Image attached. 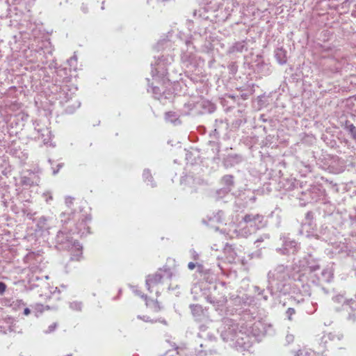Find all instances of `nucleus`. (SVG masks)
Listing matches in <instances>:
<instances>
[{
  "label": "nucleus",
  "instance_id": "20",
  "mask_svg": "<svg viewBox=\"0 0 356 356\" xmlns=\"http://www.w3.org/2000/svg\"><path fill=\"white\" fill-rule=\"evenodd\" d=\"M90 218L85 217L81 221L76 224V229L78 234L81 235L89 233V227L87 225V221H90Z\"/></svg>",
  "mask_w": 356,
  "mask_h": 356
},
{
  "label": "nucleus",
  "instance_id": "41",
  "mask_svg": "<svg viewBox=\"0 0 356 356\" xmlns=\"http://www.w3.org/2000/svg\"><path fill=\"white\" fill-rule=\"evenodd\" d=\"M6 290V284L3 282H0V296H2Z\"/></svg>",
  "mask_w": 356,
  "mask_h": 356
},
{
  "label": "nucleus",
  "instance_id": "8",
  "mask_svg": "<svg viewBox=\"0 0 356 356\" xmlns=\"http://www.w3.org/2000/svg\"><path fill=\"white\" fill-rule=\"evenodd\" d=\"M172 277V273L169 268L163 267L159 268L155 273L147 276L145 281L146 286L151 291L150 288L161 283L163 278L171 279Z\"/></svg>",
  "mask_w": 356,
  "mask_h": 356
},
{
  "label": "nucleus",
  "instance_id": "50",
  "mask_svg": "<svg viewBox=\"0 0 356 356\" xmlns=\"http://www.w3.org/2000/svg\"><path fill=\"white\" fill-rule=\"evenodd\" d=\"M46 220H47V219H46V218H44V217H42V218H40V224L42 225V227H44V222H45Z\"/></svg>",
  "mask_w": 356,
  "mask_h": 356
},
{
  "label": "nucleus",
  "instance_id": "14",
  "mask_svg": "<svg viewBox=\"0 0 356 356\" xmlns=\"http://www.w3.org/2000/svg\"><path fill=\"white\" fill-rule=\"evenodd\" d=\"M332 252L343 258L351 256L353 250L347 243L340 242L332 245Z\"/></svg>",
  "mask_w": 356,
  "mask_h": 356
},
{
  "label": "nucleus",
  "instance_id": "31",
  "mask_svg": "<svg viewBox=\"0 0 356 356\" xmlns=\"http://www.w3.org/2000/svg\"><path fill=\"white\" fill-rule=\"evenodd\" d=\"M312 354H313V351L311 349H308L307 348H303L301 349H299L296 356H309Z\"/></svg>",
  "mask_w": 356,
  "mask_h": 356
},
{
  "label": "nucleus",
  "instance_id": "16",
  "mask_svg": "<svg viewBox=\"0 0 356 356\" xmlns=\"http://www.w3.org/2000/svg\"><path fill=\"white\" fill-rule=\"evenodd\" d=\"M73 94L74 92L69 89V87L65 85L60 88V92L58 98L60 99V102L63 104L64 102H67L72 99Z\"/></svg>",
  "mask_w": 356,
  "mask_h": 356
},
{
  "label": "nucleus",
  "instance_id": "43",
  "mask_svg": "<svg viewBox=\"0 0 356 356\" xmlns=\"http://www.w3.org/2000/svg\"><path fill=\"white\" fill-rule=\"evenodd\" d=\"M72 202H73V198L72 197H66V199H65V204L67 205V207L68 208L70 207L71 204H72Z\"/></svg>",
  "mask_w": 356,
  "mask_h": 356
},
{
  "label": "nucleus",
  "instance_id": "3",
  "mask_svg": "<svg viewBox=\"0 0 356 356\" xmlns=\"http://www.w3.org/2000/svg\"><path fill=\"white\" fill-rule=\"evenodd\" d=\"M202 36L200 33L194 32L193 35L184 40V47H181V63L189 72H199V68L204 64V60L195 54L196 46Z\"/></svg>",
  "mask_w": 356,
  "mask_h": 356
},
{
  "label": "nucleus",
  "instance_id": "33",
  "mask_svg": "<svg viewBox=\"0 0 356 356\" xmlns=\"http://www.w3.org/2000/svg\"><path fill=\"white\" fill-rule=\"evenodd\" d=\"M311 305H312L311 307L309 306L305 308L306 312L309 314H314L317 309V302H314L313 301H312Z\"/></svg>",
  "mask_w": 356,
  "mask_h": 356
},
{
  "label": "nucleus",
  "instance_id": "58",
  "mask_svg": "<svg viewBox=\"0 0 356 356\" xmlns=\"http://www.w3.org/2000/svg\"><path fill=\"white\" fill-rule=\"evenodd\" d=\"M301 301H304V299L297 300L298 303H300Z\"/></svg>",
  "mask_w": 356,
  "mask_h": 356
},
{
  "label": "nucleus",
  "instance_id": "52",
  "mask_svg": "<svg viewBox=\"0 0 356 356\" xmlns=\"http://www.w3.org/2000/svg\"><path fill=\"white\" fill-rule=\"evenodd\" d=\"M225 282H220V283H219V286H216L215 287V289H218V288H220V287L223 288V287L225 286Z\"/></svg>",
  "mask_w": 356,
  "mask_h": 356
},
{
  "label": "nucleus",
  "instance_id": "12",
  "mask_svg": "<svg viewBox=\"0 0 356 356\" xmlns=\"http://www.w3.org/2000/svg\"><path fill=\"white\" fill-rule=\"evenodd\" d=\"M34 130L38 134V138L42 140L44 144H48L51 138V131L44 125H42L38 121L33 122Z\"/></svg>",
  "mask_w": 356,
  "mask_h": 356
},
{
  "label": "nucleus",
  "instance_id": "18",
  "mask_svg": "<svg viewBox=\"0 0 356 356\" xmlns=\"http://www.w3.org/2000/svg\"><path fill=\"white\" fill-rule=\"evenodd\" d=\"M345 311L348 313V319L355 321L356 318V294L355 300L350 299L345 304Z\"/></svg>",
  "mask_w": 356,
  "mask_h": 356
},
{
  "label": "nucleus",
  "instance_id": "51",
  "mask_svg": "<svg viewBox=\"0 0 356 356\" xmlns=\"http://www.w3.org/2000/svg\"><path fill=\"white\" fill-rule=\"evenodd\" d=\"M31 313V310L29 308H25L24 309L23 314L26 316L29 315Z\"/></svg>",
  "mask_w": 356,
  "mask_h": 356
},
{
  "label": "nucleus",
  "instance_id": "6",
  "mask_svg": "<svg viewBox=\"0 0 356 356\" xmlns=\"http://www.w3.org/2000/svg\"><path fill=\"white\" fill-rule=\"evenodd\" d=\"M172 61L173 58L170 56L154 58V62L151 63L153 79L161 85L166 84L169 81L167 77L168 67Z\"/></svg>",
  "mask_w": 356,
  "mask_h": 356
},
{
  "label": "nucleus",
  "instance_id": "54",
  "mask_svg": "<svg viewBox=\"0 0 356 356\" xmlns=\"http://www.w3.org/2000/svg\"><path fill=\"white\" fill-rule=\"evenodd\" d=\"M175 351H176V354H177V355H179V354H181V353L178 350V348H176L175 349Z\"/></svg>",
  "mask_w": 356,
  "mask_h": 356
},
{
  "label": "nucleus",
  "instance_id": "22",
  "mask_svg": "<svg viewBox=\"0 0 356 356\" xmlns=\"http://www.w3.org/2000/svg\"><path fill=\"white\" fill-rule=\"evenodd\" d=\"M165 120L167 122L178 125L181 124L179 115L174 111H168L165 113Z\"/></svg>",
  "mask_w": 356,
  "mask_h": 356
},
{
  "label": "nucleus",
  "instance_id": "10",
  "mask_svg": "<svg viewBox=\"0 0 356 356\" xmlns=\"http://www.w3.org/2000/svg\"><path fill=\"white\" fill-rule=\"evenodd\" d=\"M206 105L209 106V112H212L213 111L214 106L209 102L204 100H202L201 102L190 100L184 104L182 112L184 115L199 114L201 113L200 108H205Z\"/></svg>",
  "mask_w": 356,
  "mask_h": 356
},
{
  "label": "nucleus",
  "instance_id": "56",
  "mask_svg": "<svg viewBox=\"0 0 356 356\" xmlns=\"http://www.w3.org/2000/svg\"><path fill=\"white\" fill-rule=\"evenodd\" d=\"M191 307L193 309V308L198 307V306L197 305H191Z\"/></svg>",
  "mask_w": 356,
  "mask_h": 356
},
{
  "label": "nucleus",
  "instance_id": "47",
  "mask_svg": "<svg viewBox=\"0 0 356 356\" xmlns=\"http://www.w3.org/2000/svg\"><path fill=\"white\" fill-rule=\"evenodd\" d=\"M63 167V163H58L57 165V169L56 170H53V174L54 175H56L58 172L59 170Z\"/></svg>",
  "mask_w": 356,
  "mask_h": 356
},
{
  "label": "nucleus",
  "instance_id": "27",
  "mask_svg": "<svg viewBox=\"0 0 356 356\" xmlns=\"http://www.w3.org/2000/svg\"><path fill=\"white\" fill-rule=\"evenodd\" d=\"M74 212H70L68 211H63L60 214V221L61 222L65 225L68 223V222L74 218Z\"/></svg>",
  "mask_w": 356,
  "mask_h": 356
},
{
  "label": "nucleus",
  "instance_id": "23",
  "mask_svg": "<svg viewBox=\"0 0 356 356\" xmlns=\"http://www.w3.org/2000/svg\"><path fill=\"white\" fill-rule=\"evenodd\" d=\"M275 56L280 65L286 63V51L282 48H277L275 52Z\"/></svg>",
  "mask_w": 356,
  "mask_h": 356
},
{
  "label": "nucleus",
  "instance_id": "26",
  "mask_svg": "<svg viewBox=\"0 0 356 356\" xmlns=\"http://www.w3.org/2000/svg\"><path fill=\"white\" fill-rule=\"evenodd\" d=\"M231 191H229V188L223 187L219 190H217L213 195V197L216 200H219L225 197L227 194H228Z\"/></svg>",
  "mask_w": 356,
  "mask_h": 356
},
{
  "label": "nucleus",
  "instance_id": "7",
  "mask_svg": "<svg viewBox=\"0 0 356 356\" xmlns=\"http://www.w3.org/2000/svg\"><path fill=\"white\" fill-rule=\"evenodd\" d=\"M323 195V191L318 186H311L309 188L302 191L298 197L301 206L318 202Z\"/></svg>",
  "mask_w": 356,
  "mask_h": 356
},
{
  "label": "nucleus",
  "instance_id": "28",
  "mask_svg": "<svg viewBox=\"0 0 356 356\" xmlns=\"http://www.w3.org/2000/svg\"><path fill=\"white\" fill-rule=\"evenodd\" d=\"M222 182L225 185V188H229V191H232L234 186V177L230 175H225L222 178Z\"/></svg>",
  "mask_w": 356,
  "mask_h": 356
},
{
  "label": "nucleus",
  "instance_id": "44",
  "mask_svg": "<svg viewBox=\"0 0 356 356\" xmlns=\"http://www.w3.org/2000/svg\"><path fill=\"white\" fill-rule=\"evenodd\" d=\"M76 56H73L72 57H71L69 60H68V63H69V65L70 67H72L73 66V64L74 62L76 61Z\"/></svg>",
  "mask_w": 356,
  "mask_h": 356
},
{
  "label": "nucleus",
  "instance_id": "39",
  "mask_svg": "<svg viewBox=\"0 0 356 356\" xmlns=\"http://www.w3.org/2000/svg\"><path fill=\"white\" fill-rule=\"evenodd\" d=\"M133 292L136 293L137 296H140L141 298L146 299L147 296H145L144 294H142V293L137 289L136 286H132Z\"/></svg>",
  "mask_w": 356,
  "mask_h": 356
},
{
  "label": "nucleus",
  "instance_id": "19",
  "mask_svg": "<svg viewBox=\"0 0 356 356\" xmlns=\"http://www.w3.org/2000/svg\"><path fill=\"white\" fill-rule=\"evenodd\" d=\"M207 300L218 307L222 306L227 302V298L225 295L216 296L215 294L211 293L207 297Z\"/></svg>",
  "mask_w": 356,
  "mask_h": 356
},
{
  "label": "nucleus",
  "instance_id": "1",
  "mask_svg": "<svg viewBox=\"0 0 356 356\" xmlns=\"http://www.w3.org/2000/svg\"><path fill=\"white\" fill-rule=\"evenodd\" d=\"M260 325V322L248 326L243 323H236L233 319L226 318L223 319L219 330L223 341H235L236 347L245 350L250 346L251 338H257L262 333L259 330Z\"/></svg>",
  "mask_w": 356,
  "mask_h": 356
},
{
  "label": "nucleus",
  "instance_id": "60",
  "mask_svg": "<svg viewBox=\"0 0 356 356\" xmlns=\"http://www.w3.org/2000/svg\"><path fill=\"white\" fill-rule=\"evenodd\" d=\"M209 354H210V355H212V354H216V352H213V353L210 352V353H209Z\"/></svg>",
  "mask_w": 356,
  "mask_h": 356
},
{
  "label": "nucleus",
  "instance_id": "4",
  "mask_svg": "<svg viewBox=\"0 0 356 356\" xmlns=\"http://www.w3.org/2000/svg\"><path fill=\"white\" fill-rule=\"evenodd\" d=\"M55 241L58 249L72 252L71 260L79 261L81 257L82 246L79 242L72 241L70 232L64 229L58 231Z\"/></svg>",
  "mask_w": 356,
  "mask_h": 356
},
{
  "label": "nucleus",
  "instance_id": "61",
  "mask_svg": "<svg viewBox=\"0 0 356 356\" xmlns=\"http://www.w3.org/2000/svg\"><path fill=\"white\" fill-rule=\"evenodd\" d=\"M261 241V239H257L256 242Z\"/></svg>",
  "mask_w": 356,
  "mask_h": 356
},
{
  "label": "nucleus",
  "instance_id": "46",
  "mask_svg": "<svg viewBox=\"0 0 356 356\" xmlns=\"http://www.w3.org/2000/svg\"><path fill=\"white\" fill-rule=\"evenodd\" d=\"M293 340H294V337L293 334H287L286 336V341H287L288 343H291L292 341H293Z\"/></svg>",
  "mask_w": 356,
  "mask_h": 356
},
{
  "label": "nucleus",
  "instance_id": "32",
  "mask_svg": "<svg viewBox=\"0 0 356 356\" xmlns=\"http://www.w3.org/2000/svg\"><path fill=\"white\" fill-rule=\"evenodd\" d=\"M241 161V156L238 155L229 156L226 160V163H229L230 164L238 163Z\"/></svg>",
  "mask_w": 356,
  "mask_h": 356
},
{
  "label": "nucleus",
  "instance_id": "17",
  "mask_svg": "<svg viewBox=\"0 0 356 356\" xmlns=\"http://www.w3.org/2000/svg\"><path fill=\"white\" fill-rule=\"evenodd\" d=\"M39 182L40 177L34 172H31L28 176H24L22 177V184L26 186L38 185Z\"/></svg>",
  "mask_w": 356,
  "mask_h": 356
},
{
  "label": "nucleus",
  "instance_id": "2",
  "mask_svg": "<svg viewBox=\"0 0 356 356\" xmlns=\"http://www.w3.org/2000/svg\"><path fill=\"white\" fill-rule=\"evenodd\" d=\"M319 268L320 266L317 264H308L304 272L298 273L293 275V280L296 282L295 286L303 296L310 297L312 293L310 283L317 285L320 282H330L332 280L333 271L330 268H326L321 271V275L318 277V282L312 280L313 273Z\"/></svg>",
  "mask_w": 356,
  "mask_h": 356
},
{
  "label": "nucleus",
  "instance_id": "37",
  "mask_svg": "<svg viewBox=\"0 0 356 356\" xmlns=\"http://www.w3.org/2000/svg\"><path fill=\"white\" fill-rule=\"evenodd\" d=\"M152 91L155 95L156 98H158V99L160 97V96L162 93V91L160 89V88L156 86L152 87Z\"/></svg>",
  "mask_w": 356,
  "mask_h": 356
},
{
  "label": "nucleus",
  "instance_id": "35",
  "mask_svg": "<svg viewBox=\"0 0 356 356\" xmlns=\"http://www.w3.org/2000/svg\"><path fill=\"white\" fill-rule=\"evenodd\" d=\"M24 305L25 303L22 300H14L11 304V307L15 309H19Z\"/></svg>",
  "mask_w": 356,
  "mask_h": 356
},
{
  "label": "nucleus",
  "instance_id": "11",
  "mask_svg": "<svg viewBox=\"0 0 356 356\" xmlns=\"http://www.w3.org/2000/svg\"><path fill=\"white\" fill-rule=\"evenodd\" d=\"M264 219V217L259 214H246L243 217L244 222L253 228L254 232L265 226Z\"/></svg>",
  "mask_w": 356,
  "mask_h": 356
},
{
  "label": "nucleus",
  "instance_id": "34",
  "mask_svg": "<svg viewBox=\"0 0 356 356\" xmlns=\"http://www.w3.org/2000/svg\"><path fill=\"white\" fill-rule=\"evenodd\" d=\"M8 323L9 324L8 325V327H3V330H1V332H3L5 334H6L8 332H13L14 330L13 325V319L11 318H9Z\"/></svg>",
  "mask_w": 356,
  "mask_h": 356
},
{
  "label": "nucleus",
  "instance_id": "30",
  "mask_svg": "<svg viewBox=\"0 0 356 356\" xmlns=\"http://www.w3.org/2000/svg\"><path fill=\"white\" fill-rule=\"evenodd\" d=\"M257 68L258 70H261V73H262L263 75H268L270 72L269 66L264 63L258 64Z\"/></svg>",
  "mask_w": 356,
  "mask_h": 356
},
{
  "label": "nucleus",
  "instance_id": "25",
  "mask_svg": "<svg viewBox=\"0 0 356 356\" xmlns=\"http://www.w3.org/2000/svg\"><path fill=\"white\" fill-rule=\"evenodd\" d=\"M332 301L339 305H341L342 309H345V304L348 302V299L344 296L343 294H337L332 296Z\"/></svg>",
  "mask_w": 356,
  "mask_h": 356
},
{
  "label": "nucleus",
  "instance_id": "9",
  "mask_svg": "<svg viewBox=\"0 0 356 356\" xmlns=\"http://www.w3.org/2000/svg\"><path fill=\"white\" fill-rule=\"evenodd\" d=\"M207 5H211V8L220 10L225 12L226 17H228L238 4L235 0H204Z\"/></svg>",
  "mask_w": 356,
  "mask_h": 356
},
{
  "label": "nucleus",
  "instance_id": "42",
  "mask_svg": "<svg viewBox=\"0 0 356 356\" xmlns=\"http://www.w3.org/2000/svg\"><path fill=\"white\" fill-rule=\"evenodd\" d=\"M138 318L139 319H141L143 320V321H145V322H151V323H154L156 322V321H152L149 319V316H140L138 315Z\"/></svg>",
  "mask_w": 356,
  "mask_h": 356
},
{
  "label": "nucleus",
  "instance_id": "53",
  "mask_svg": "<svg viewBox=\"0 0 356 356\" xmlns=\"http://www.w3.org/2000/svg\"><path fill=\"white\" fill-rule=\"evenodd\" d=\"M28 118V115H25L24 113L22 114V119L24 120H26Z\"/></svg>",
  "mask_w": 356,
  "mask_h": 356
},
{
  "label": "nucleus",
  "instance_id": "55",
  "mask_svg": "<svg viewBox=\"0 0 356 356\" xmlns=\"http://www.w3.org/2000/svg\"><path fill=\"white\" fill-rule=\"evenodd\" d=\"M262 298H263L264 300H268V297H267V296H262Z\"/></svg>",
  "mask_w": 356,
  "mask_h": 356
},
{
  "label": "nucleus",
  "instance_id": "40",
  "mask_svg": "<svg viewBox=\"0 0 356 356\" xmlns=\"http://www.w3.org/2000/svg\"><path fill=\"white\" fill-rule=\"evenodd\" d=\"M295 309L293 308H289L287 310H286V315H287V317L289 320H291V316L295 314Z\"/></svg>",
  "mask_w": 356,
  "mask_h": 356
},
{
  "label": "nucleus",
  "instance_id": "5",
  "mask_svg": "<svg viewBox=\"0 0 356 356\" xmlns=\"http://www.w3.org/2000/svg\"><path fill=\"white\" fill-rule=\"evenodd\" d=\"M289 271L286 266L278 265L268 273V289L273 293L275 290L278 292L285 293L286 282L289 279Z\"/></svg>",
  "mask_w": 356,
  "mask_h": 356
},
{
  "label": "nucleus",
  "instance_id": "29",
  "mask_svg": "<svg viewBox=\"0 0 356 356\" xmlns=\"http://www.w3.org/2000/svg\"><path fill=\"white\" fill-rule=\"evenodd\" d=\"M143 177L145 181H148L150 183L149 184L152 187H154L156 186L155 184L154 183L153 177L151 175L149 170H144L143 173Z\"/></svg>",
  "mask_w": 356,
  "mask_h": 356
},
{
  "label": "nucleus",
  "instance_id": "24",
  "mask_svg": "<svg viewBox=\"0 0 356 356\" xmlns=\"http://www.w3.org/2000/svg\"><path fill=\"white\" fill-rule=\"evenodd\" d=\"M342 338L343 335L341 334L330 332L323 335L322 337V341L327 343V340H330V341H340Z\"/></svg>",
  "mask_w": 356,
  "mask_h": 356
},
{
  "label": "nucleus",
  "instance_id": "62",
  "mask_svg": "<svg viewBox=\"0 0 356 356\" xmlns=\"http://www.w3.org/2000/svg\"><path fill=\"white\" fill-rule=\"evenodd\" d=\"M193 15L195 16V15H196V11H195V12L193 13Z\"/></svg>",
  "mask_w": 356,
  "mask_h": 356
},
{
  "label": "nucleus",
  "instance_id": "49",
  "mask_svg": "<svg viewBox=\"0 0 356 356\" xmlns=\"http://www.w3.org/2000/svg\"><path fill=\"white\" fill-rule=\"evenodd\" d=\"M254 291L255 292H258L259 295H262L264 292V291L260 290L259 286H254Z\"/></svg>",
  "mask_w": 356,
  "mask_h": 356
},
{
  "label": "nucleus",
  "instance_id": "45",
  "mask_svg": "<svg viewBox=\"0 0 356 356\" xmlns=\"http://www.w3.org/2000/svg\"><path fill=\"white\" fill-rule=\"evenodd\" d=\"M316 291L318 293H323L325 295L329 293L328 290H327L326 289H325L323 287H322V288L316 287Z\"/></svg>",
  "mask_w": 356,
  "mask_h": 356
},
{
  "label": "nucleus",
  "instance_id": "57",
  "mask_svg": "<svg viewBox=\"0 0 356 356\" xmlns=\"http://www.w3.org/2000/svg\"><path fill=\"white\" fill-rule=\"evenodd\" d=\"M161 322L162 323L165 324V325H166V324H167V323H166V321H165V320H163V321H161Z\"/></svg>",
  "mask_w": 356,
  "mask_h": 356
},
{
  "label": "nucleus",
  "instance_id": "36",
  "mask_svg": "<svg viewBox=\"0 0 356 356\" xmlns=\"http://www.w3.org/2000/svg\"><path fill=\"white\" fill-rule=\"evenodd\" d=\"M70 307L76 311H80L82 308V303L81 302H72L70 303Z\"/></svg>",
  "mask_w": 356,
  "mask_h": 356
},
{
  "label": "nucleus",
  "instance_id": "48",
  "mask_svg": "<svg viewBox=\"0 0 356 356\" xmlns=\"http://www.w3.org/2000/svg\"><path fill=\"white\" fill-rule=\"evenodd\" d=\"M196 264L193 262H189L188 264V268L190 269V270H193L195 267Z\"/></svg>",
  "mask_w": 356,
  "mask_h": 356
},
{
  "label": "nucleus",
  "instance_id": "59",
  "mask_svg": "<svg viewBox=\"0 0 356 356\" xmlns=\"http://www.w3.org/2000/svg\"><path fill=\"white\" fill-rule=\"evenodd\" d=\"M197 257V254H194V259H196Z\"/></svg>",
  "mask_w": 356,
  "mask_h": 356
},
{
  "label": "nucleus",
  "instance_id": "15",
  "mask_svg": "<svg viewBox=\"0 0 356 356\" xmlns=\"http://www.w3.org/2000/svg\"><path fill=\"white\" fill-rule=\"evenodd\" d=\"M224 253L226 254V258L229 263L236 262V260L239 259L240 256L235 248L231 245L227 244L224 248Z\"/></svg>",
  "mask_w": 356,
  "mask_h": 356
},
{
  "label": "nucleus",
  "instance_id": "38",
  "mask_svg": "<svg viewBox=\"0 0 356 356\" xmlns=\"http://www.w3.org/2000/svg\"><path fill=\"white\" fill-rule=\"evenodd\" d=\"M57 327V324L56 323H52L48 327V329L44 331V333L49 334L53 332Z\"/></svg>",
  "mask_w": 356,
  "mask_h": 356
},
{
  "label": "nucleus",
  "instance_id": "13",
  "mask_svg": "<svg viewBox=\"0 0 356 356\" xmlns=\"http://www.w3.org/2000/svg\"><path fill=\"white\" fill-rule=\"evenodd\" d=\"M299 248V245L296 241L289 238H284L283 246L277 250L283 254H293L298 251Z\"/></svg>",
  "mask_w": 356,
  "mask_h": 356
},
{
  "label": "nucleus",
  "instance_id": "21",
  "mask_svg": "<svg viewBox=\"0 0 356 356\" xmlns=\"http://www.w3.org/2000/svg\"><path fill=\"white\" fill-rule=\"evenodd\" d=\"M247 42L245 40L236 42L232 47L229 49V53H235V52H243V51H247Z\"/></svg>",
  "mask_w": 356,
  "mask_h": 356
}]
</instances>
